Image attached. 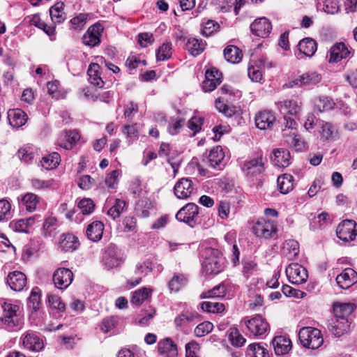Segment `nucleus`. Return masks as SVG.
Listing matches in <instances>:
<instances>
[{
	"label": "nucleus",
	"instance_id": "f257e3e1",
	"mask_svg": "<svg viewBox=\"0 0 357 357\" xmlns=\"http://www.w3.org/2000/svg\"><path fill=\"white\" fill-rule=\"evenodd\" d=\"M2 313L0 317V328L11 333L18 332L24 326V318L20 305L7 299H0Z\"/></svg>",
	"mask_w": 357,
	"mask_h": 357
},
{
	"label": "nucleus",
	"instance_id": "f03ea898",
	"mask_svg": "<svg viewBox=\"0 0 357 357\" xmlns=\"http://www.w3.org/2000/svg\"><path fill=\"white\" fill-rule=\"evenodd\" d=\"M225 266V259L217 249L209 248L206 251V257L202 262L203 271L206 275H216L222 272Z\"/></svg>",
	"mask_w": 357,
	"mask_h": 357
},
{
	"label": "nucleus",
	"instance_id": "7ed1b4c3",
	"mask_svg": "<svg viewBox=\"0 0 357 357\" xmlns=\"http://www.w3.org/2000/svg\"><path fill=\"white\" fill-rule=\"evenodd\" d=\"M298 338L304 347L311 349L319 348L324 342L321 331L316 328H302L299 331Z\"/></svg>",
	"mask_w": 357,
	"mask_h": 357
},
{
	"label": "nucleus",
	"instance_id": "20e7f679",
	"mask_svg": "<svg viewBox=\"0 0 357 357\" xmlns=\"http://www.w3.org/2000/svg\"><path fill=\"white\" fill-rule=\"evenodd\" d=\"M198 214V206L194 203H188L177 212L176 218L193 228L197 223Z\"/></svg>",
	"mask_w": 357,
	"mask_h": 357
},
{
	"label": "nucleus",
	"instance_id": "39448f33",
	"mask_svg": "<svg viewBox=\"0 0 357 357\" xmlns=\"http://www.w3.org/2000/svg\"><path fill=\"white\" fill-rule=\"evenodd\" d=\"M241 324H243L250 334L255 336L263 335L269 328V324L266 320L259 314L251 319L244 318Z\"/></svg>",
	"mask_w": 357,
	"mask_h": 357
},
{
	"label": "nucleus",
	"instance_id": "423d86ee",
	"mask_svg": "<svg viewBox=\"0 0 357 357\" xmlns=\"http://www.w3.org/2000/svg\"><path fill=\"white\" fill-rule=\"evenodd\" d=\"M337 236L345 241H353L357 235V224L353 220H344L341 222L336 230Z\"/></svg>",
	"mask_w": 357,
	"mask_h": 357
},
{
	"label": "nucleus",
	"instance_id": "0eeeda50",
	"mask_svg": "<svg viewBox=\"0 0 357 357\" xmlns=\"http://www.w3.org/2000/svg\"><path fill=\"white\" fill-rule=\"evenodd\" d=\"M252 231L257 237L267 239L275 234L277 228L272 221L261 218L254 225Z\"/></svg>",
	"mask_w": 357,
	"mask_h": 357
},
{
	"label": "nucleus",
	"instance_id": "6e6552de",
	"mask_svg": "<svg viewBox=\"0 0 357 357\" xmlns=\"http://www.w3.org/2000/svg\"><path fill=\"white\" fill-rule=\"evenodd\" d=\"M286 275L289 281L295 284L305 282L308 278L307 271L305 268L297 263L291 264L287 266Z\"/></svg>",
	"mask_w": 357,
	"mask_h": 357
},
{
	"label": "nucleus",
	"instance_id": "1a4fd4ad",
	"mask_svg": "<svg viewBox=\"0 0 357 357\" xmlns=\"http://www.w3.org/2000/svg\"><path fill=\"white\" fill-rule=\"evenodd\" d=\"M321 75L316 72H307L300 75L298 77L290 80L285 85L289 88L294 86H311L320 82Z\"/></svg>",
	"mask_w": 357,
	"mask_h": 357
},
{
	"label": "nucleus",
	"instance_id": "9d476101",
	"mask_svg": "<svg viewBox=\"0 0 357 357\" xmlns=\"http://www.w3.org/2000/svg\"><path fill=\"white\" fill-rule=\"evenodd\" d=\"M21 340L24 348L31 351L38 352L44 347L43 340L35 331L25 332L22 335Z\"/></svg>",
	"mask_w": 357,
	"mask_h": 357
},
{
	"label": "nucleus",
	"instance_id": "9b49d317",
	"mask_svg": "<svg viewBox=\"0 0 357 357\" xmlns=\"http://www.w3.org/2000/svg\"><path fill=\"white\" fill-rule=\"evenodd\" d=\"M195 192L193 181L190 178H181L174 187L175 196L181 199H187Z\"/></svg>",
	"mask_w": 357,
	"mask_h": 357
},
{
	"label": "nucleus",
	"instance_id": "f8f14e48",
	"mask_svg": "<svg viewBox=\"0 0 357 357\" xmlns=\"http://www.w3.org/2000/svg\"><path fill=\"white\" fill-rule=\"evenodd\" d=\"M264 169V158L261 155L245 161L242 167L243 172L248 177L256 176Z\"/></svg>",
	"mask_w": 357,
	"mask_h": 357
},
{
	"label": "nucleus",
	"instance_id": "ddd939ff",
	"mask_svg": "<svg viewBox=\"0 0 357 357\" xmlns=\"http://www.w3.org/2000/svg\"><path fill=\"white\" fill-rule=\"evenodd\" d=\"M52 279L56 288L64 289L72 283L73 273L69 268H59L54 271Z\"/></svg>",
	"mask_w": 357,
	"mask_h": 357
},
{
	"label": "nucleus",
	"instance_id": "4468645a",
	"mask_svg": "<svg viewBox=\"0 0 357 357\" xmlns=\"http://www.w3.org/2000/svg\"><path fill=\"white\" fill-rule=\"evenodd\" d=\"M102 31L103 26L100 23L91 25L82 37L83 43L91 47L98 45Z\"/></svg>",
	"mask_w": 357,
	"mask_h": 357
},
{
	"label": "nucleus",
	"instance_id": "2eb2a0df",
	"mask_svg": "<svg viewBox=\"0 0 357 357\" xmlns=\"http://www.w3.org/2000/svg\"><path fill=\"white\" fill-rule=\"evenodd\" d=\"M271 30V23L266 17L256 19L250 24V31L252 33L262 38H267Z\"/></svg>",
	"mask_w": 357,
	"mask_h": 357
},
{
	"label": "nucleus",
	"instance_id": "dca6fc26",
	"mask_svg": "<svg viewBox=\"0 0 357 357\" xmlns=\"http://www.w3.org/2000/svg\"><path fill=\"white\" fill-rule=\"evenodd\" d=\"M353 320L331 319L328 324V331L335 337H340L351 331Z\"/></svg>",
	"mask_w": 357,
	"mask_h": 357
},
{
	"label": "nucleus",
	"instance_id": "f3484780",
	"mask_svg": "<svg viewBox=\"0 0 357 357\" xmlns=\"http://www.w3.org/2000/svg\"><path fill=\"white\" fill-rule=\"evenodd\" d=\"M222 74L215 68L207 70L205 79L202 83V89L205 92L213 91L221 83Z\"/></svg>",
	"mask_w": 357,
	"mask_h": 357
},
{
	"label": "nucleus",
	"instance_id": "a211bd4d",
	"mask_svg": "<svg viewBox=\"0 0 357 357\" xmlns=\"http://www.w3.org/2000/svg\"><path fill=\"white\" fill-rule=\"evenodd\" d=\"M256 127L260 130L271 129L275 121V116L271 111L259 112L255 118Z\"/></svg>",
	"mask_w": 357,
	"mask_h": 357
},
{
	"label": "nucleus",
	"instance_id": "6ab92c4d",
	"mask_svg": "<svg viewBox=\"0 0 357 357\" xmlns=\"http://www.w3.org/2000/svg\"><path fill=\"white\" fill-rule=\"evenodd\" d=\"M336 282L340 288L347 289L357 282V273L351 268H345L336 277Z\"/></svg>",
	"mask_w": 357,
	"mask_h": 357
},
{
	"label": "nucleus",
	"instance_id": "aec40b11",
	"mask_svg": "<svg viewBox=\"0 0 357 357\" xmlns=\"http://www.w3.org/2000/svg\"><path fill=\"white\" fill-rule=\"evenodd\" d=\"M6 282L11 289L20 291L26 284V276L21 271H13L8 275Z\"/></svg>",
	"mask_w": 357,
	"mask_h": 357
},
{
	"label": "nucleus",
	"instance_id": "412c9836",
	"mask_svg": "<svg viewBox=\"0 0 357 357\" xmlns=\"http://www.w3.org/2000/svg\"><path fill=\"white\" fill-rule=\"evenodd\" d=\"M272 344L277 356L288 354L292 347L291 341L287 335L275 336L272 340Z\"/></svg>",
	"mask_w": 357,
	"mask_h": 357
},
{
	"label": "nucleus",
	"instance_id": "4be33fe9",
	"mask_svg": "<svg viewBox=\"0 0 357 357\" xmlns=\"http://www.w3.org/2000/svg\"><path fill=\"white\" fill-rule=\"evenodd\" d=\"M355 305L351 303H335L333 305V317L335 319H351Z\"/></svg>",
	"mask_w": 357,
	"mask_h": 357
},
{
	"label": "nucleus",
	"instance_id": "5701e85b",
	"mask_svg": "<svg viewBox=\"0 0 357 357\" xmlns=\"http://www.w3.org/2000/svg\"><path fill=\"white\" fill-rule=\"evenodd\" d=\"M224 158L225 153L222 148L220 146H217L210 151L207 156V162L211 167L221 169Z\"/></svg>",
	"mask_w": 357,
	"mask_h": 357
},
{
	"label": "nucleus",
	"instance_id": "b1692460",
	"mask_svg": "<svg viewBox=\"0 0 357 357\" xmlns=\"http://www.w3.org/2000/svg\"><path fill=\"white\" fill-rule=\"evenodd\" d=\"M158 351L164 357H175L178 353L176 344L169 337L159 341Z\"/></svg>",
	"mask_w": 357,
	"mask_h": 357
},
{
	"label": "nucleus",
	"instance_id": "393cba45",
	"mask_svg": "<svg viewBox=\"0 0 357 357\" xmlns=\"http://www.w3.org/2000/svg\"><path fill=\"white\" fill-rule=\"evenodd\" d=\"M8 119L12 127L18 128L25 124L28 116L21 109H10L8 111Z\"/></svg>",
	"mask_w": 357,
	"mask_h": 357
},
{
	"label": "nucleus",
	"instance_id": "a878e982",
	"mask_svg": "<svg viewBox=\"0 0 357 357\" xmlns=\"http://www.w3.org/2000/svg\"><path fill=\"white\" fill-rule=\"evenodd\" d=\"M350 54L348 47L344 43L335 44L330 50L329 62H337L347 58Z\"/></svg>",
	"mask_w": 357,
	"mask_h": 357
},
{
	"label": "nucleus",
	"instance_id": "bb28decb",
	"mask_svg": "<svg viewBox=\"0 0 357 357\" xmlns=\"http://www.w3.org/2000/svg\"><path fill=\"white\" fill-rule=\"evenodd\" d=\"M79 246L77 236L73 234H63L60 236L59 247L65 252H73Z\"/></svg>",
	"mask_w": 357,
	"mask_h": 357
},
{
	"label": "nucleus",
	"instance_id": "cd10ccee",
	"mask_svg": "<svg viewBox=\"0 0 357 357\" xmlns=\"http://www.w3.org/2000/svg\"><path fill=\"white\" fill-rule=\"evenodd\" d=\"M301 104L295 100H285L278 102L277 105L281 113L296 116L301 111Z\"/></svg>",
	"mask_w": 357,
	"mask_h": 357
},
{
	"label": "nucleus",
	"instance_id": "c85d7f7f",
	"mask_svg": "<svg viewBox=\"0 0 357 357\" xmlns=\"http://www.w3.org/2000/svg\"><path fill=\"white\" fill-rule=\"evenodd\" d=\"M290 153L284 149H278L273 151V156L271 158L272 162L278 167H286L290 164Z\"/></svg>",
	"mask_w": 357,
	"mask_h": 357
},
{
	"label": "nucleus",
	"instance_id": "c756f323",
	"mask_svg": "<svg viewBox=\"0 0 357 357\" xmlns=\"http://www.w3.org/2000/svg\"><path fill=\"white\" fill-rule=\"evenodd\" d=\"M299 54L312 56L317 50V44L312 38H305L299 41L298 45Z\"/></svg>",
	"mask_w": 357,
	"mask_h": 357
},
{
	"label": "nucleus",
	"instance_id": "7c9ffc66",
	"mask_svg": "<svg viewBox=\"0 0 357 357\" xmlns=\"http://www.w3.org/2000/svg\"><path fill=\"white\" fill-rule=\"evenodd\" d=\"M103 230V223L100 221H94L87 226L86 234L89 240L97 242L102 238Z\"/></svg>",
	"mask_w": 357,
	"mask_h": 357
},
{
	"label": "nucleus",
	"instance_id": "2f4dec72",
	"mask_svg": "<svg viewBox=\"0 0 357 357\" xmlns=\"http://www.w3.org/2000/svg\"><path fill=\"white\" fill-rule=\"evenodd\" d=\"M100 66L98 63H91L87 70V74L91 84L99 88H102L104 85V82L100 77Z\"/></svg>",
	"mask_w": 357,
	"mask_h": 357
},
{
	"label": "nucleus",
	"instance_id": "473e14b6",
	"mask_svg": "<svg viewBox=\"0 0 357 357\" xmlns=\"http://www.w3.org/2000/svg\"><path fill=\"white\" fill-rule=\"evenodd\" d=\"M282 252L289 260L295 259L299 254L298 243L294 239L286 240L283 243Z\"/></svg>",
	"mask_w": 357,
	"mask_h": 357
},
{
	"label": "nucleus",
	"instance_id": "72a5a7b5",
	"mask_svg": "<svg viewBox=\"0 0 357 357\" xmlns=\"http://www.w3.org/2000/svg\"><path fill=\"white\" fill-rule=\"evenodd\" d=\"M223 54L225 59L232 63H238L242 59V51L235 45H227Z\"/></svg>",
	"mask_w": 357,
	"mask_h": 357
},
{
	"label": "nucleus",
	"instance_id": "f704fd0d",
	"mask_svg": "<svg viewBox=\"0 0 357 357\" xmlns=\"http://www.w3.org/2000/svg\"><path fill=\"white\" fill-rule=\"evenodd\" d=\"M64 6L63 2L59 1L50 8V15L54 23H61L65 20Z\"/></svg>",
	"mask_w": 357,
	"mask_h": 357
},
{
	"label": "nucleus",
	"instance_id": "c9c22d12",
	"mask_svg": "<svg viewBox=\"0 0 357 357\" xmlns=\"http://www.w3.org/2000/svg\"><path fill=\"white\" fill-rule=\"evenodd\" d=\"M293 176L290 174H284L278 176L277 180L278 188L282 194H287L293 189Z\"/></svg>",
	"mask_w": 357,
	"mask_h": 357
},
{
	"label": "nucleus",
	"instance_id": "e433bc0d",
	"mask_svg": "<svg viewBox=\"0 0 357 357\" xmlns=\"http://www.w3.org/2000/svg\"><path fill=\"white\" fill-rule=\"evenodd\" d=\"M206 43L202 40L190 38L186 43V49L190 54L195 56L199 55L205 49Z\"/></svg>",
	"mask_w": 357,
	"mask_h": 357
},
{
	"label": "nucleus",
	"instance_id": "4c0bfd02",
	"mask_svg": "<svg viewBox=\"0 0 357 357\" xmlns=\"http://www.w3.org/2000/svg\"><path fill=\"white\" fill-rule=\"evenodd\" d=\"M247 357H271L268 351L259 343L250 344L246 351Z\"/></svg>",
	"mask_w": 357,
	"mask_h": 357
},
{
	"label": "nucleus",
	"instance_id": "58836bf2",
	"mask_svg": "<svg viewBox=\"0 0 357 357\" xmlns=\"http://www.w3.org/2000/svg\"><path fill=\"white\" fill-rule=\"evenodd\" d=\"M61 162L60 155L57 152H53L43 157L40 162L46 169H52L56 168Z\"/></svg>",
	"mask_w": 357,
	"mask_h": 357
},
{
	"label": "nucleus",
	"instance_id": "ea45409f",
	"mask_svg": "<svg viewBox=\"0 0 357 357\" xmlns=\"http://www.w3.org/2000/svg\"><path fill=\"white\" fill-rule=\"evenodd\" d=\"M187 278L182 273L175 274L168 283L170 291L177 292L187 284Z\"/></svg>",
	"mask_w": 357,
	"mask_h": 357
},
{
	"label": "nucleus",
	"instance_id": "a19ab883",
	"mask_svg": "<svg viewBox=\"0 0 357 357\" xmlns=\"http://www.w3.org/2000/svg\"><path fill=\"white\" fill-rule=\"evenodd\" d=\"M151 293L150 289L143 287L135 291L132 296L131 303L135 305H141L144 301L148 299Z\"/></svg>",
	"mask_w": 357,
	"mask_h": 357
},
{
	"label": "nucleus",
	"instance_id": "79ce46f5",
	"mask_svg": "<svg viewBox=\"0 0 357 357\" xmlns=\"http://www.w3.org/2000/svg\"><path fill=\"white\" fill-rule=\"evenodd\" d=\"M28 307L33 311H37L40 305V290L38 287H34L28 298Z\"/></svg>",
	"mask_w": 357,
	"mask_h": 357
},
{
	"label": "nucleus",
	"instance_id": "37998d69",
	"mask_svg": "<svg viewBox=\"0 0 357 357\" xmlns=\"http://www.w3.org/2000/svg\"><path fill=\"white\" fill-rule=\"evenodd\" d=\"M198 317L197 313L185 312L175 318L174 324L176 328H181L188 323L193 321Z\"/></svg>",
	"mask_w": 357,
	"mask_h": 357
},
{
	"label": "nucleus",
	"instance_id": "c03bdc74",
	"mask_svg": "<svg viewBox=\"0 0 357 357\" xmlns=\"http://www.w3.org/2000/svg\"><path fill=\"white\" fill-rule=\"evenodd\" d=\"M22 202L26 211L32 212L36 208L39 202V197L33 193H26L22 197Z\"/></svg>",
	"mask_w": 357,
	"mask_h": 357
},
{
	"label": "nucleus",
	"instance_id": "a18cd8bd",
	"mask_svg": "<svg viewBox=\"0 0 357 357\" xmlns=\"http://www.w3.org/2000/svg\"><path fill=\"white\" fill-rule=\"evenodd\" d=\"M66 142L60 146L66 150H70L80 139L79 133L76 130H69L66 132Z\"/></svg>",
	"mask_w": 357,
	"mask_h": 357
},
{
	"label": "nucleus",
	"instance_id": "49530a36",
	"mask_svg": "<svg viewBox=\"0 0 357 357\" xmlns=\"http://www.w3.org/2000/svg\"><path fill=\"white\" fill-rule=\"evenodd\" d=\"M126 202L121 199H116L114 205L107 211V214L114 220L119 218L123 211Z\"/></svg>",
	"mask_w": 357,
	"mask_h": 357
},
{
	"label": "nucleus",
	"instance_id": "de8ad7c7",
	"mask_svg": "<svg viewBox=\"0 0 357 357\" xmlns=\"http://www.w3.org/2000/svg\"><path fill=\"white\" fill-rule=\"evenodd\" d=\"M88 16V14L79 13L72 18L70 21V29L75 31L82 30L86 24Z\"/></svg>",
	"mask_w": 357,
	"mask_h": 357
},
{
	"label": "nucleus",
	"instance_id": "09e8293b",
	"mask_svg": "<svg viewBox=\"0 0 357 357\" xmlns=\"http://www.w3.org/2000/svg\"><path fill=\"white\" fill-rule=\"evenodd\" d=\"M203 311L208 313H221L225 310V305L222 303L213 301H204L201 304Z\"/></svg>",
	"mask_w": 357,
	"mask_h": 357
},
{
	"label": "nucleus",
	"instance_id": "8fccbe9b",
	"mask_svg": "<svg viewBox=\"0 0 357 357\" xmlns=\"http://www.w3.org/2000/svg\"><path fill=\"white\" fill-rule=\"evenodd\" d=\"M203 28L201 33L205 37H209L214 33L217 32L220 29L219 24L212 20H208L206 22H203Z\"/></svg>",
	"mask_w": 357,
	"mask_h": 357
},
{
	"label": "nucleus",
	"instance_id": "3c124183",
	"mask_svg": "<svg viewBox=\"0 0 357 357\" xmlns=\"http://www.w3.org/2000/svg\"><path fill=\"white\" fill-rule=\"evenodd\" d=\"M172 54L171 43H165L158 49L156 52V59L158 61H166L172 56Z\"/></svg>",
	"mask_w": 357,
	"mask_h": 357
},
{
	"label": "nucleus",
	"instance_id": "603ef678",
	"mask_svg": "<svg viewBox=\"0 0 357 357\" xmlns=\"http://www.w3.org/2000/svg\"><path fill=\"white\" fill-rule=\"evenodd\" d=\"M334 105L333 100L328 97L319 98L315 102V108L320 112L331 110Z\"/></svg>",
	"mask_w": 357,
	"mask_h": 357
},
{
	"label": "nucleus",
	"instance_id": "864d4df0",
	"mask_svg": "<svg viewBox=\"0 0 357 357\" xmlns=\"http://www.w3.org/2000/svg\"><path fill=\"white\" fill-rule=\"evenodd\" d=\"M226 292V287L224 284H220L214 287L211 291L204 292L201 294L202 298H222L224 297Z\"/></svg>",
	"mask_w": 357,
	"mask_h": 357
},
{
	"label": "nucleus",
	"instance_id": "5fc2aeb1",
	"mask_svg": "<svg viewBox=\"0 0 357 357\" xmlns=\"http://www.w3.org/2000/svg\"><path fill=\"white\" fill-rule=\"evenodd\" d=\"M11 204L5 199L0 200V221H7L11 218Z\"/></svg>",
	"mask_w": 357,
	"mask_h": 357
},
{
	"label": "nucleus",
	"instance_id": "6e6d98bb",
	"mask_svg": "<svg viewBox=\"0 0 357 357\" xmlns=\"http://www.w3.org/2000/svg\"><path fill=\"white\" fill-rule=\"evenodd\" d=\"M213 325L210 321H204L199 324L194 331L195 335L198 337H204L212 331Z\"/></svg>",
	"mask_w": 357,
	"mask_h": 357
},
{
	"label": "nucleus",
	"instance_id": "4d7b16f0",
	"mask_svg": "<svg viewBox=\"0 0 357 357\" xmlns=\"http://www.w3.org/2000/svg\"><path fill=\"white\" fill-rule=\"evenodd\" d=\"M184 124L185 119L183 118L171 119L168 126L169 133L172 135L178 134Z\"/></svg>",
	"mask_w": 357,
	"mask_h": 357
},
{
	"label": "nucleus",
	"instance_id": "13d9d810",
	"mask_svg": "<svg viewBox=\"0 0 357 357\" xmlns=\"http://www.w3.org/2000/svg\"><path fill=\"white\" fill-rule=\"evenodd\" d=\"M153 259L149 258L144 261L143 264H138L136 268V274L146 275L153 270Z\"/></svg>",
	"mask_w": 357,
	"mask_h": 357
},
{
	"label": "nucleus",
	"instance_id": "bf43d9fd",
	"mask_svg": "<svg viewBox=\"0 0 357 357\" xmlns=\"http://www.w3.org/2000/svg\"><path fill=\"white\" fill-rule=\"evenodd\" d=\"M78 207L84 215H89L93 211L95 204L91 199L85 198L79 202Z\"/></svg>",
	"mask_w": 357,
	"mask_h": 357
},
{
	"label": "nucleus",
	"instance_id": "052dcab7",
	"mask_svg": "<svg viewBox=\"0 0 357 357\" xmlns=\"http://www.w3.org/2000/svg\"><path fill=\"white\" fill-rule=\"evenodd\" d=\"M282 293L289 297L301 298H303L306 296V294L301 290L296 289L287 284L282 286Z\"/></svg>",
	"mask_w": 357,
	"mask_h": 357
},
{
	"label": "nucleus",
	"instance_id": "680f3d73",
	"mask_svg": "<svg viewBox=\"0 0 357 357\" xmlns=\"http://www.w3.org/2000/svg\"><path fill=\"white\" fill-rule=\"evenodd\" d=\"M340 6L338 0H324L323 10L328 14H335L339 10Z\"/></svg>",
	"mask_w": 357,
	"mask_h": 357
},
{
	"label": "nucleus",
	"instance_id": "e2e57ef3",
	"mask_svg": "<svg viewBox=\"0 0 357 357\" xmlns=\"http://www.w3.org/2000/svg\"><path fill=\"white\" fill-rule=\"evenodd\" d=\"M26 222L24 219L13 220L10 222V228L14 231L27 233L29 227Z\"/></svg>",
	"mask_w": 357,
	"mask_h": 357
},
{
	"label": "nucleus",
	"instance_id": "0e129e2a",
	"mask_svg": "<svg viewBox=\"0 0 357 357\" xmlns=\"http://www.w3.org/2000/svg\"><path fill=\"white\" fill-rule=\"evenodd\" d=\"M203 124V119L200 116H192L188 122V127L193 131V135L199 132Z\"/></svg>",
	"mask_w": 357,
	"mask_h": 357
},
{
	"label": "nucleus",
	"instance_id": "69168bd1",
	"mask_svg": "<svg viewBox=\"0 0 357 357\" xmlns=\"http://www.w3.org/2000/svg\"><path fill=\"white\" fill-rule=\"evenodd\" d=\"M229 337L232 345L235 347H241L245 342V338L243 337L237 329L231 331Z\"/></svg>",
	"mask_w": 357,
	"mask_h": 357
},
{
	"label": "nucleus",
	"instance_id": "338daca9",
	"mask_svg": "<svg viewBox=\"0 0 357 357\" xmlns=\"http://www.w3.org/2000/svg\"><path fill=\"white\" fill-rule=\"evenodd\" d=\"M116 324L117 321L114 317H107L102 321L100 328L103 332L107 333L115 328Z\"/></svg>",
	"mask_w": 357,
	"mask_h": 357
},
{
	"label": "nucleus",
	"instance_id": "774afa93",
	"mask_svg": "<svg viewBox=\"0 0 357 357\" xmlns=\"http://www.w3.org/2000/svg\"><path fill=\"white\" fill-rule=\"evenodd\" d=\"M199 349V345L195 341H191L185 345L186 357H197V351Z\"/></svg>",
	"mask_w": 357,
	"mask_h": 357
}]
</instances>
